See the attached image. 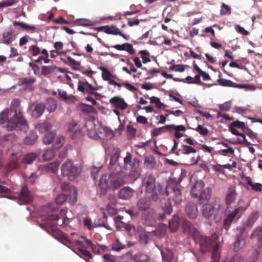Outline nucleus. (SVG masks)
Returning a JSON list of instances; mask_svg holds the SVG:
<instances>
[{
	"label": "nucleus",
	"instance_id": "nucleus-23",
	"mask_svg": "<svg viewBox=\"0 0 262 262\" xmlns=\"http://www.w3.org/2000/svg\"><path fill=\"white\" fill-rule=\"evenodd\" d=\"M251 238H256L258 248H262V225L255 228L250 235Z\"/></svg>",
	"mask_w": 262,
	"mask_h": 262
},
{
	"label": "nucleus",
	"instance_id": "nucleus-39",
	"mask_svg": "<svg viewBox=\"0 0 262 262\" xmlns=\"http://www.w3.org/2000/svg\"><path fill=\"white\" fill-rule=\"evenodd\" d=\"M28 53L33 57L41 54V49L37 45H32L29 47Z\"/></svg>",
	"mask_w": 262,
	"mask_h": 262
},
{
	"label": "nucleus",
	"instance_id": "nucleus-8",
	"mask_svg": "<svg viewBox=\"0 0 262 262\" xmlns=\"http://www.w3.org/2000/svg\"><path fill=\"white\" fill-rule=\"evenodd\" d=\"M61 170L63 175L68 177L70 180H72L78 177L81 169L80 167L68 160L63 163Z\"/></svg>",
	"mask_w": 262,
	"mask_h": 262
},
{
	"label": "nucleus",
	"instance_id": "nucleus-41",
	"mask_svg": "<svg viewBox=\"0 0 262 262\" xmlns=\"http://www.w3.org/2000/svg\"><path fill=\"white\" fill-rule=\"evenodd\" d=\"M55 136V132H49L43 137L42 141L46 144H50L52 142V141L54 139Z\"/></svg>",
	"mask_w": 262,
	"mask_h": 262
},
{
	"label": "nucleus",
	"instance_id": "nucleus-47",
	"mask_svg": "<svg viewBox=\"0 0 262 262\" xmlns=\"http://www.w3.org/2000/svg\"><path fill=\"white\" fill-rule=\"evenodd\" d=\"M37 136L34 134H31L27 136L25 140L24 143L27 145H32L33 144L37 139Z\"/></svg>",
	"mask_w": 262,
	"mask_h": 262
},
{
	"label": "nucleus",
	"instance_id": "nucleus-40",
	"mask_svg": "<svg viewBox=\"0 0 262 262\" xmlns=\"http://www.w3.org/2000/svg\"><path fill=\"white\" fill-rule=\"evenodd\" d=\"M126 248V245L122 244L119 240L116 238L115 242L112 245V249L116 252H119L122 249Z\"/></svg>",
	"mask_w": 262,
	"mask_h": 262
},
{
	"label": "nucleus",
	"instance_id": "nucleus-1",
	"mask_svg": "<svg viewBox=\"0 0 262 262\" xmlns=\"http://www.w3.org/2000/svg\"><path fill=\"white\" fill-rule=\"evenodd\" d=\"M184 231L193 237L196 243H199L202 253H205L212 250L213 262H219L220 258L218 236L216 234L210 237L202 236L194 226L188 221L183 223Z\"/></svg>",
	"mask_w": 262,
	"mask_h": 262
},
{
	"label": "nucleus",
	"instance_id": "nucleus-50",
	"mask_svg": "<svg viewBox=\"0 0 262 262\" xmlns=\"http://www.w3.org/2000/svg\"><path fill=\"white\" fill-rule=\"evenodd\" d=\"M167 128V130H170L171 129H174L176 132L185 131L186 128L183 125H175L174 124L166 125V127Z\"/></svg>",
	"mask_w": 262,
	"mask_h": 262
},
{
	"label": "nucleus",
	"instance_id": "nucleus-30",
	"mask_svg": "<svg viewBox=\"0 0 262 262\" xmlns=\"http://www.w3.org/2000/svg\"><path fill=\"white\" fill-rule=\"evenodd\" d=\"M180 225V217L178 215H175L169 221V227L171 232H176Z\"/></svg>",
	"mask_w": 262,
	"mask_h": 262
},
{
	"label": "nucleus",
	"instance_id": "nucleus-62",
	"mask_svg": "<svg viewBox=\"0 0 262 262\" xmlns=\"http://www.w3.org/2000/svg\"><path fill=\"white\" fill-rule=\"evenodd\" d=\"M119 156L120 152H115L111 157L110 164L111 165H114L118 161Z\"/></svg>",
	"mask_w": 262,
	"mask_h": 262
},
{
	"label": "nucleus",
	"instance_id": "nucleus-56",
	"mask_svg": "<svg viewBox=\"0 0 262 262\" xmlns=\"http://www.w3.org/2000/svg\"><path fill=\"white\" fill-rule=\"evenodd\" d=\"M4 43L9 44L12 41L13 34L12 32H7L3 33Z\"/></svg>",
	"mask_w": 262,
	"mask_h": 262
},
{
	"label": "nucleus",
	"instance_id": "nucleus-9",
	"mask_svg": "<svg viewBox=\"0 0 262 262\" xmlns=\"http://www.w3.org/2000/svg\"><path fill=\"white\" fill-rule=\"evenodd\" d=\"M245 210V207L236 205L233 210L229 211L226 218L224 219L223 222L224 227L227 230L228 229L234 220L239 219Z\"/></svg>",
	"mask_w": 262,
	"mask_h": 262
},
{
	"label": "nucleus",
	"instance_id": "nucleus-2",
	"mask_svg": "<svg viewBox=\"0 0 262 262\" xmlns=\"http://www.w3.org/2000/svg\"><path fill=\"white\" fill-rule=\"evenodd\" d=\"M20 105V101L18 99H14L11 102L10 110H5L0 114V123L9 130L18 128L26 133L29 126L21 112Z\"/></svg>",
	"mask_w": 262,
	"mask_h": 262
},
{
	"label": "nucleus",
	"instance_id": "nucleus-53",
	"mask_svg": "<svg viewBox=\"0 0 262 262\" xmlns=\"http://www.w3.org/2000/svg\"><path fill=\"white\" fill-rule=\"evenodd\" d=\"M150 103H155L156 104V106L158 108H161L163 106H165L166 105L162 103L160 99L158 97L152 96L150 98Z\"/></svg>",
	"mask_w": 262,
	"mask_h": 262
},
{
	"label": "nucleus",
	"instance_id": "nucleus-6",
	"mask_svg": "<svg viewBox=\"0 0 262 262\" xmlns=\"http://www.w3.org/2000/svg\"><path fill=\"white\" fill-rule=\"evenodd\" d=\"M224 210L220 200L216 199L212 204H206L203 206L202 215L208 219L214 215V221L219 223L222 220Z\"/></svg>",
	"mask_w": 262,
	"mask_h": 262
},
{
	"label": "nucleus",
	"instance_id": "nucleus-44",
	"mask_svg": "<svg viewBox=\"0 0 262 262\" xmlns=\"http://www.w3.org/2000/svg\"><path fill=\"white\" fill-rule=\"evenodd\" d=\"M55 156V152L53 148L47 149L42 155L45 161H49L52 159Z\"/></svg>",
	"mask_w": 262,
	"mask_h": 262
},
{
	"label": "nucleus",
	"instance_id": "nucleus-52",
	"mask_svg": "<svg viewBox=\"0 0 262 262\" xmlns=\"http://www.w3.org/2000/svg\"><path fill=\"white\" fill-rule=\"evenodd\" d=\"M64 138L62 136H59L55 140V142L53 145L54 148L55 149H59L61 147L64 143Z\"/></svg>",
	"mask_w": 262,
	"mask_h": 262
},
{
	"label": "nucleus",
	"instance_id": "nucleus-55",
	"mask_svg": "<svg viewBox=\"0 0 262 262\" xmlns=\"http://www.w3.org/2000/svg\"><path fill=\"white\" fill-rule=\"evenodd\" d=\"M232 106V103L230 101H226L223 104L219 105V107L222 111H229Z\"/></svg>",
	"mask_w": 262,
	"mask_h": 262
},
{
	"label": "nucleus",
	"instance_id": "nucleus-19",
	"mask_svg": "<svg viewBox=\"0 0 262 262\" xmlns=\"http://www.w3.org/2000/svg\"><path fill=\"white\" fill-rule=\"evenodd\" d=\"M151 201L152 200L150 195L141 198L137 202L138 208L141 211H145L150 209Z\"/></svg>",
	"mask_w": 262,
	"mask_h": 262
},
{
	"label": "nucleus",
	"instance_id": "nucleus-46",
	"mask_svg": "<svg viewBox=\"0 0 262 262\" xmlns=\"http://www.w3.org/2000/svg\"><path fill=\"white\" fill-rule=\"evenodd\" d=\"M245 245V241L241 237H238L234 243V249L235 251H238Z\"/></svg>",
	"mask_w": 262,
	"mask_h": 262
},
{
	"label": "nucleus",
	"instance_id": "nucleus-5",
	"mask_svg": "<svg viewBox=\"0 0 262 262\" xmlns=\"http://www.w3.org/2000/svg\"><path fill=\"white\" fill-rule=\"evenodd\" d=\"M184 141L188 145L182 144L175 152L177 156L184 155L187 165H194L198 163L200 159L199 155H196V150L191 146L196 143L195 141L190 138H186Z\"/></svg>",
	"mask_w": 262,
	"mask_h": 262
},
{
	"label": "nucleus",
	"instance_id": "nucleus-54",
	"mask_svg": "<svg viewBox=\"0 0 262 262\" xmlns=\"http://www.w3.org/2000/svg\"><path fill=\"white\" fill-rule=\"evenodd\" d=\"M144 165L147 168L153 167L154 165V159L152 157H146L144 159Z\"/></svg>",
	"mask_w": 262,
	"mask_h": 262
},
{
	"label": "nucleus",
	"instance_id": "nucleus-35",
	"mask_svg": "<svg viewBox=\"0 0 262 262\" xmlns=\"http://www.w3.org/2000/svg\"><path fill=\"white\" fill-rule=\"evenodd\" d=\"M59 219V216L55 213L51 214L48 215L47 216L45 217L44 220L45 221H46L48 222V224H50L51 227H52V230L54 231L56 228V224H50L49 222L50 221H58Z\"/></svg>",
	"mask_w": 262,
	"mask_h": 262
},
{
	"label": "nucleus",
	"instance_id": "nucleus-64",
	"mask_svg": "<svg viewBox=\"0 0 262 262\" xmlns=\"http://www.w3.org/2000/svg\"><path fill=\"white\" fill-rule=\"evenodd\" d=\"M126 129L127 133L129 135V138L130 139L134 138L136 135V129L134 127L130 125H128Z\"/></svg>",
	"mask_w": 262,
	"mask_h": 262
},
{
	"label": "nucleus",
	"instance_id": "nucleus-21",
	"mask_svg": "<svg viewBox=\"0 0 262 262\" xmlns=\"http://www.w3.org/2000/svg\"><path fill=\"white\" fill-rule=\"evenodd\" d=\"M134 191L128 187L122 188L119 192V198L122 200H126L130 199L133 196Z\"/></svg>",
	"mask_w": 262,
	"mask_h": 262
},
{
	"label": "nucleus",
	"instance_id": "nucleus-58",
	"mask_svg": "<svg viewBox=\"0 0 262 262\" xmlns=\"http://www.w3.org/2000/svg\"><path fill=\"white\" fill-rule=\"evenodd\" d=\"M220 14L221 15H227L231 14V8L229 6L223 3L221 6L220 10Z\"/></svg>",
	"mask_w": 262,
	"mask_h": 262
},
{
	"label": "nucleus",
	"instance_id": "nucleus-20",
	"mask_svg": "<svg viewBox=\"0 0 262 262\" xmlns=\"http://www.w3.org/2000/svg\"><path fill=\"white\" fill-rule=\"evenodd\" d=\"M247 127L245 122L236 120L231 123L229 126V130L232 134L238 135L240 132L236 128L242 129L244 132Z\"/></svg>",
	"mask_w": 262,
	"mask_h": 262
},
{
	"label": "nucleus",
	"instance_id": "nucleus-10",
	"mask_svg": "<svg viewBox=\"0 0 262 262\" xmlns=\"http://www.w3.org/2000/svg\"><path fill=\"white\" fill-rule=\"evenodd\" d=\"M217 82L220 85L224 86H228L236 88L238 89H243L249 91H254L256 86L254 85L249 84H237L230 80L220 78L217 80Z\"/></svg>",
	"mask_w": 262,
	"mask_h": 262
},
{
	"label": "nucleus",
	"instance_id": "nucleus-4",
	"mask_svg": "<svg viewBox=\"0 0 262 262\" xmlns=\"http://www.w3.org/2000/svg\"><path fill=\"white\" fill-rule=\"evenodd\" d=\"M142 186L146 193L150 194L153 202L158 201L164 195V189L157 184L156 178L151 174H146L142 179Z\"/></svg>",
	"mask_w": 262,
	"mask_h": 262
},
{
	"label": "nucleus",
	"instance_id": "nucleus-63",
	"mask_svg": "<svg viewBox=\"0 0 262 262\" xmlns=\"http://www.w3.org/2000/svg\"><path fill=\"white\" fill-rule=\"evenodd\" d=\"M84 84L86 86L85 93H88L91 95L93 91L97 90V88L94 87L87 81H85Z\"/></svg>",
	"mask_w": 262,
	"mask_h": 262
},
{
	"label": "nucleus",
	"instance_id": "nucleus-42",
	"mask_svg": "<svg viewBox=\"0 0 262 262\" xmlns=\"http://www.w3.org/2000/svg\"><path fill=\"white\" fill-rule=\"evenodd\" d=\"M244 131V133L245 135L248 136L250 139L252 140L253 143L254 145V143L256 142H258V138L257 134L254 133L252 130H251L248 127H247L246 129H245Z\"/></svg>",
	"mask_w": 262,
	"mask_h": 262
},
{
	"label": "nucleus",
	"instance_id": "nucleus-38",
	"mask_svg": "<svg viewBox=\"0 0 262 262\" xmlns=\"http://www.w3.org/2000/svg\"><path fill=\"white\" fill-rule=\"evenodd\" d=\"M62 189L64 192L69 191L70 193H72V196H73L74 194L75 197L74 202L76 201V195L77 194V191L74 187L70 185L69 183H63L62 185Z\"/></svg>",
	"mask_w": 262,
	"mask_h": 262
},
{
	"label": "nucleus",
	"instance_id": "nucleus-28",
	"mask_svg": "<svg viewBox=\"0 0 262 262\" xmlns=\"http://www.w3.org/2000/svg\"><path fill=\"white\" fill-rule=\"evenodd\" d=\"M35 129L40 133L43 134L49 131L52 127V125L49 122L39 123L35 125Z\"/></svg>",
	"mask_w": 262,
	"mask_h": 262
},
{
	"label": "nucleus",
	"instance_id": "nucleus-31",
	"mask_svg": "<svg viewBox=\"0 0 262 262\" xmlns=\"http://www.w3.org/2000/svg\"><path fill=\"white\" fill-rule=\"evenodd\" d=\"M57 102L53 98H49L45 104V108L50 113L54 112L57 108Z\"/></svg>",
	"mask_w": 262,
	"mask_h": 262
},
{
	"label": "nucleus",
	"instance_id": "nucleus-48",
	"mask_svg": "<svg viewBox=\"0 0 262 262\" xmlns=\"http://www.w3.org/2000/svg\"><path fill=\"white\" fill-rule=\"evenodd\" d=\"M59 168V164L56 162H53L49 163L47 166V169L48 171L51 172L52 173H55L57 171Z\"/></svg>",
	"mask_w": 262,
	"mask_h": 262
},
{
	"label": "nucleus",
	"instance_id": "nucleus-57",
	"mask_svg": "<svg viewBox=\"0 0 262 262\" xmlns=\"http://www.w3.org/2000/svg\"><path fill=\"white\" fill-rule=\"evenodd\" d=\"M68 194H60L58 195L55 199L56 203L58 205L62 204L68 198Z\"/></svg>",
	"mask_w": 262,
	"mask_h": 262
},
{
	"label": "nucleus",
	"instance_id": "nucleus-15",
	"mask_svg": "<svg viewBox=\"0 0 262 262\" xmlns=\"http://www.w3.org/2000/svg\"><path fill=\"white\" fill-rule=\"evenodd\" d=\"M18 199L20 201L25 204L30 203L33 200V195L28 187L24 186L18 195Z\"/></svg>",
	"mask_w": 262,
	"mask_h": 262
},
{
	"label": "nucleus",
	"instance_id": "nucleus-11",
	"mask_svg": "<svg viewBox=\"0 0 262 262\" xmlns=\"http://www.w3.org/2000/svg\"><path fill=\"white\" fill-rule=\"evenodd\" d=\"M93 29L95 30H97L98 31H104L105 33L107 34H112V35H119L122 36L123 38L126 40H128L129 38V35H126L123 34L118 29L116 26L115 25H111V26H103L99 27H93Z\"/></svg>",
	"mask_w": 262,
	"mask_h": 262
},
{
	"label": "nucleus",
	"instance_id": "nucleus-25",
	"mask_svg": "<svg viewBox=\"0 0 262 262\" xmlns=\"http://www.w3.org/2000/svg\"><path fill=\"white\" fill-rule=\"evenodd\" d=\"M201 76V75L199 74L195 76L194 78H192L191 76H187L185 79H180L178 78H173V80L176 81H182L187 83L198 84L200 85H202L204 83L202 82L200 80Z\"/></svg>",
	"mask_w": 262,
	"mask_h": 262
},
{
	"label": "nucleus",
	"instance_id": "nucleus-17",
	"mask_svg": "<svg viewBox=\"0 0 262 262\" xmlns=\"http://www.w3.org/2000/svg\"><path fill=\"white\" fill-rule=\"evenodd\" d=\"M237 193L236 190V186L232 185L229 187L225 196V203L229 206L232 204L235 200Z\"/></svg>",
	"mask_w": 262,
	"mask_h": 262
},
{
	"label": "nucleus",
	"instance_id": "nucleus-14",
	"mask_svg": "<svg viewBox=\"0 0 262 262\" xmlns=\"http://www.w3.org/2000/svg\"><path fill=\"white\" fill-rule=\"evenodd\" d=\"M185 212L189 218L191 219H196L199 214L196 204L193 202L187 203L185 206Z\"/></svg>",
	"mask_w": 262,
	"mask_h": 262
},
{
	"label": "nucleus",
	"instance_id": "nucleus-26",
	"mask_svg": "<svg viewBox=\"0 0 262 262\" xmlns=\"http://www.w3.org/2000/svg\"><path fill=\"white\" fill-rule=\"evenodd\" d=\"M238 137L235 140H232L230 142L234 145H244L246 146H249L251 144H254L250 142H248L246 138V136L244 133H239L238 135H235Z\"/></svg>",
	"mask_w": 262,
	"mask_h": 262
},
{
	"label": "nucleus",
	"instance_id": "nucleus-36",
	"mask_svg": "<svg viewBox=\"0 0 262 262\" xmlns=\"http://www.w3.org/2000/svg\"><path fill=\"white\" fill-rule=\"evenodd\" d=\"M45 110V106L44 104L41 103L37 104L35 105L33 113V115L37 118L41 116Z\"/></svg>",
	"mask_w": 262,
	"mask_h": 262
},
{
	"label": "nucleus",
	"instance_id": "nucleus-27",
	"mask_svg": "<svg viewBox=\"0 0 262 262\" xmlns=\"http://www.w3.org/2000/svg\"><path fill=\"white\" fill-rule=\"evenodd\" d=\"M112 48L119 51H126L130 55H134L135 53V51L133 48V45L129 43H125L122 45H116L112 46Z\"/></svg>",
	"mask_w": 262,
	"mask_h": 262
},
{
	"label": "nucleus",
	"instance_id": "nucleus-61",
	"mask_svg": "<svg viewBox=\"0 0 262 262\" xmlns=\"http://www.w3.org/2000/svg\"><path fill=\"white\" fill-rule=\"evenodd\" d=\"M195 130L202 136H206L208 134L207 128L203 127L201 124H199Z\"/></svg>",
	"mask_w": 262,
	"mask_h": 262
},
{
	"label": "nucleus",
	"instance_id": "nucleus-3",
	"mask_svg": "<svg viewBox=\"0 0 262 262\" xmlns=\"http://www.w3.org/2000/svg\"><path fill=\"white\" fill-rule=\"evenodd\" d=\"M181 180L174 178H170L165 189V192L169 204L164 209V212L170 214L172 211V204L177 205L182 201V196L181 190Z\"/></svg>",
	"mask_w": 262,
	"mask_h": 262
},
{
	"label": "nucleus",
	"instance_id": "nucleus-33",
	"mask_svg": "<svg viewBox=\"0 0 262 262\" xmlns=\"http://www.w3.org/2000/svg\"><path fill=\"white\" fill-rule=\"evenodd\" d=\"M37 157L36 154L34 152L28 153L23 157L22 162L23 163L30 164H31Z\"/></svg>",
	"mask_w": 262,
	"mask_h": 262
},
{
	"label": "nucleus",
	"instance_id": "nucleus-32",
	"mask_svg": "<svg viewBox=\"0 0 262 262\" xmlns=\"http://www.w3.org/2000/svg\"><path fill=\"white\" fill-rule=\"evenodd\" d=\"M36 78L34 77H25L21 80L22 85H26V89H28L30 91H33L34 88L32 84L36 81Z\"/></svg>",
	"mask_w": 262,
	"mask_h": 262
},
{
	"label": "nucleus",
	"instance_id": "nucleus-12",
	"mask_svg": "<svg viewBox=\"0 0 262 262\" xmlns=\"http://www.w3.org/2000/svg\"><path fill=\"white\" fill-rule=\"evenodd\" d=\"M125 174L122 171L117 173H112L110 175L111 189H116L124 183Z\"/></svg>",
	"mask_w": 262,
	"mask_h": 262
},
{
	"label": "nucleus",
	"instance_id": "nucleus-43",
	"mask_svg": "<svg viewBox=\"0 0 262 262\" xmlns=\"http://www.w3.org/2000/svg\"><path fill=\"white\" fill-rule=\"evenodd\" d=\"M135 262H150L149 257L145 254H138L134 256Z\"/></svg>",
	"mask_w": 262,
	"mask_h": 262
},
{
	"label": "nucleus",
	"instance_id": "nucleus-24",
	"mask_svg": "<svg viewBox=\"0 0 262 262\" xmlns=\"http://www.w3.org/2000/svg\"><path fill=\"white\" fill-rule=\"evenodd\" d=\"M204 187V183L202 181H198L193 185L191 190V195L194 198H196L199 196L202 190Z\"/></svg>",
	"mask_w": 262,
	"mask_h": 262
},
{
	"label": "nucleus",
	"instance_id": "nucleus-7",
	"mask_svg": "<svg viewBox=\"0 0 262 262\" xmlns=\"http://www.w3.org/2000/svg\"><path fill=\"white\" fill-rule=\"evenodd\" d=\"M123 162L125 167L129 165L128 177L131 181H135L140 176V171L139 169L140 164V159L138 157L133 158L131 153L127 152L123 159Z\"/></svg>",
	"mask_w": 262,
	"mask_h": 262
},
{
	"label": "nucleus",
	"instance_id": "nucleus-18",
	"mask_svg": "<svg viewBox=\"0 0 262 262\" xmlns=\"http://www.w3.org/2000/svg\"><path fill=\"white\" fill-rule=\"evenodd\" d=\"M110 103L113 105L115 108H119L122 110L126 109L128 107L127 103L124 100L119 97L115 96L110 100Z\"/></svg>",
	"mask_w": 262,
	"mask_h": 262
},
{
	"label": "nucleus",
	"instance_id": "nucleus-16",
	"mask_svg": "<svg viewBox=\"0 0 262 262\" xmlns=\"http://www.w3.org/2000/svg\"><path fill=\"white\" fill-rule=\"evenodd\" d=\"M110 182V176H107L105 174H103L101 177L98 183V187L102 193L105 194L108 189H111Z\"/></svg>",
	"mask_w": 262,
	"mask_h": 262
},
{
	"label": "nucleus",
	"instance_id": "nucleus-60",
	"mask_svg": "<svg viewBox=\"0 0 262 262\" xmlns=\"http://www.w3.org/2000/svg\"><path fill=\"white\" fill-rule=\"evenodd\" d=\"M123 216L119 215L115 217V222L116 225V227L118 228H123V227L125 225V223L123 222L122 220L123 219Z\"/></svg>",
	"mask_w": 262,
	"mask_h": 262
},
{
	"label": "nucleus",
	"instance_id": "nucleus-59",
	"mask_svg": "<svg viewBox=\"0 0 262 262\" xmlns=\"http://www.w3.org/2000/svg\"><path fill=\"white\" fill-rule=\"evenodd\" d=\"M54 68L52 66H43L41 69V74L43 76H47L48 74L51 73L54 70Z\"/></svg>",
	"mask_w": 262,
	"mask_h": 262
},
{
	"label": "nucleus",
	"instance_id": "nucleus-34",
	"mask_svg": "<svg viewBox=\"0 0 262 262\" xmlns=\"http://www.w3.org/2000/svg\"><path fill=\"white\" fill-rule=\"evenodd\" d=\"M161 252L163 260L170 262L172 259L173 252L171 250L164 249H162Z\"/></svg>",
	"mask_w": 262,
	"mask_h": 262
},
{
	"label": "nucleus",
	"instance_id": "nucleus-13",
	"mask_svg": "<svg viewBox=\"0 0 262 262\" xmlns=\"http://www.w3.org/2000/svg\"><path fill=\"white\" fill-rule=\"evenodd\" d=\"M142 218L145 221V224L147 226H151L156 222V214L152 208H150L144 211L142 214Z\"/></svg>",
	"mask_w": 262,
	"mask_h": 262
},
{
	"label": "nucleus",
	"instance_id": "nucleus-22",
	"mask_svg": "<svg viewBox=\"0 0 262 262\" xmlns=\"http://www.w3.org/2000/svg\"><path fill=\"white\" fill-rule=\"evenodd\" d=\"M259 216V212L257 211L252 212L248 216V219L244 226L243 227V230L244 231L246 228H251L255 222L257 221Z\"/></svg>",
	"mask_w": 262,
	"mask_h": 262
},
{
	"label": "nucleus",
	"instance_id": "nucleus-45",
	"mask_svg": "<svg viewBox=\"0 0 262 262\" xmlns=\"http://www.w3.org/2000/svg\"><path fill=\"white\" fill-rule=\"evenodd\" d=\"M78 251L80 253V256L83 257L86 261L93 258L92 254L89 251L83 248H79Z\"/></svg>",
	"mask_w": 262,
	"mask_h": 262
},
{
	"label": "nucleus",
	"instance_id": "nucleus-49",
	"mask_svg": "<svg viewBox=\"0 0 262 262\" xmlns=\"http://www.w3.org/2000/svg\"><path fill=\"white\" fill-rule=\"evenodd\" d=\"M166 125L164 126H162L161 127L157 128L155 127L153 129V130L151 132V135L152 137H157L160 135H161L162 133L164 132V130H167V128L165 127Z\"/></svg>",
	"mask_w": 262,
	"mask_h": 262
},
{
	"label": "nucleus",
	"instance_id": "nucleus-37",
	"mask_svg": "<svg viewBox=\"0 0 262 262\" xmlns=\"http://www.w3.org/2000/svg\"><path fill=\"white\" fill-rule=\"evenodd\" d=\"M75 23L77 25L82 27H91L94 26L93 22L86 18L77 19L75 20Z\"/></svg>",
	"mask_w": 262,
	"mask_h": 262
},
{
	"label": "nucleus",
	"instance_id": "nucleus-51",
	"mask_svg": "<svg viewBox=\"0 0 262 262\" xmlns=\"http://www.w3.org/2000/svg\"><path fill=\"white\" fill-rule=\"evenodd\" d=\"M149 233L145 232H141L139 234L140 241L142 244H147L148 242Z\"/></svg>",
	"mask_w": 262,
	"mask_h": 262
},
{
	"label": "nucleus",
	"instance_id": "nucleus-29",
	"mask_svg": "<svg viewBox=\"0 0 262 262\" xmlns=\"http://www.w3.org/2000/svg\"><path fill=\"white\" fill-rule=\"evenodd\" d=\"M211 195V189L210 188L207 187L205 189H203L199 194V200L202 202L208 201L210 200Z\"/></svg>",
	"mask_w": 262,
	"mask_h": 262
}]
</instances>
